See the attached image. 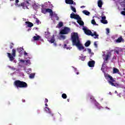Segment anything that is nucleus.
I'll return each mask as SVG.
<instances>
[{
  "label": "nucleus",
  "instance_id": "c756f323",
  "mask_svg": "<svg viewBox=\"0 0 125 125\" xmlns=\"http://www.w3.org/2000/svg\"><path fill=\"white\" fill-rule=\"evenodd\" d=\"M35 75H36L35 73H31L29 75V78L30 79H34V78H35Z\"/></svg>",
  "mask_w": 125,
  "mask_h": 125
},
{
  "label": "nucleus",
  "instance_id": "a18cd8bd",
  "mask_svg": "<svg viewBox=\"0 0 125 125\" xmlns=\"http://www.w3.org/2000/svg\"><path fill=\"white\" fill-rule=\"evenodd\" d=\"M20 62H21V63H24L25 62V61H24V60H21Z\"/></svg>",
  "mask_w": 125,
  "mask_h": 125
},
{
  "label": "nucleus",
  "instance_id": "4d7b16f0",
  "mask_svg": "<svg viewBox=\"0 0 125 125\" xmlns=\"http://www.w3.org/2000/svg\"><path fill=\"white\" fill-rule=\"evenodd\" d=\"M15 0H10V1H14Z\"/></svg>",
  "mask_w": 125,
  "mask_h": 125
},
{
  "label": "nucleus",
  "instance_id": "6e6552de",
  "mask_svg": "<svg viewBox=\"0 0 125 125\" xmlns=\"http://www.w3.org/2000/svg\"><path fill=\"white\" fill-rule=\"evenodd\" d=\"M70 33V28L69 27H64L63 29L60 31V34L61 35H67Z\"/></svg>",
  "mask_w": 125,
  "mask_h": 125
},
{
  "label": "nucleus",
  "instance_id": "2eb2a0df",
  "mask_svg": "<svg viewBox=\"0 0 125 125\" xmlns=\"http://www.w3.org/2000/svg\"><path fill=\"white\" fill-rule=\"evenodd\" d=\"M115 42L117 43L122 42H124V39L123 38V37L120 36L117 39V40H115Z\"/></svg>",
  "mask_w": 125,
  "mask_h": 125
},
{
  "label": "nucleus",
  "instance_id": "ea45409f",
  "mask_svg": "<svg viewBox=\"0 0 125 125\" xmlns=\"http://www.w3.org/2000/svg\"><path fill=\"white\" fill-rule=\"evenodd\" d=\"M121 14L122 15H124V16H125V11H122V12H121Z\"/></svg>",
  "mask_w": 125,
  "mask_h": 125
},
{
  "label": "nucleus",
  "instance_id": "e433bc0d",
  "mask_svg": "<svg viewBox=\"0 0 125 125\" xmlns=\"http://www.w3.org/2000/svg\"><path fill=\"white\" fill-rule=\"evenodd\" d=\"M18 2H19V0H16L15 1V5H18Z\"/></svg>",
  "mask_w": 125,
  "mask_h": 125
},
{
  "label": "nucleus",
  "instance_id": "b1692460",
  "mask_svg": "<svg viewBox=\"0 0 125 125\" xmlns=\"http://www.w3.org/2000/svg\"><path fill=\"white\" fill-rule=\"evenodd\" d=\"M63 48H66L67 50H71L72 49V47H71V46H69V47L67 46V44H64L63 45Z\"/></svg>",
  "mask_w": 125,
  "mask_h": 125
},
{
  "label": "nucleus",
  "instance_id": "7c9ffc66",
  "mask_svg": "<svg viewBox=\"0 0 125 125\" xmlns=\"http://www.w3.org/2000/svg\"><path fill=\"white\" fill-rule=\"evenodd\" d=\"M62 97L63 99H66V98H67V95L65 93H63L62 95Z\"/></svg>",
  "mask_w": 125,
  "mask_h": 125
},
{
  "label": "nucleus",
  "instance_id": "f8f14e48",
  "mask_svg": "<svg viewBox=\"0 0 125 125\" xmlns=\"http://www.w3.org/2000/svg\"><path fill=\"white\" fill-rule=\"evenodd\" d=\"M79 17L80 16L79 15H76L74 13L70 14V18H71V19H76V20H77L79 19Z\"/></svg>",
  "mask_w": 125,
  "mask_h": 125
},
{
  "label": "nucleus",
  "instance_id": "4c0bfd02",
  "mask_svg": "<svg viewBox=\"0 0 125 125\" xmlns=\"http://www.w3.org/2000/svg\"><path fill=\"white\" fill-rule=\"evenodd\" d=\"M26 61V62L27 63V64H31V61L29 60H28L27 61Z\"/></svg>",
  "mask_w": 125,
  "mask_h": 125
},
{
  "label": "nucleus",
  "instance_id": "ddd939ff",
  "mask_svg": "<svg viewBox=\"0 0 125 125\" xmlns=\"http://www.w3.org/2000/svg\"><path fill=\"white\" fill-rule=\"evenodd\" d=\"M94 65H95V61H90L88 62V65L90 68L94 67Z\"/></svg>",
  "mask_w": 125,
  "mask_h": 125
},
{
  "label": "nucleus",
  "instance_id": "39448f33",
  "mask_svg": "<svg viewBox=\"0 0 125 125\" xmlns=\"http://www.w3.org/2000/svg\"><path fill=\"white\" fill-rule=\"evenodd\" d=\"M8 57L9 58L10 61H13L14 58L16 55V50L14 49H12V55L10 53H7ZM13 55V56H12Z\"/></svg>",
  "mask_w": 125,
  "mask_h": 125
},
{
  "label": "nucleus",
  "instance_id": "603ef678",
  "mask_svg": "<svg viewBox=\"0 0 125 125\" xmlns=\"http://www.w3.org/2000/svg\"><path fill=\"white\" fill-rule=\"evenodd\" d=\"M72 4H73V5H76V2H74V1H73V3H72Z\"/></svg>",
  "mask_w": 125,
  "mask_h": 125
},
{
  "label": "nucleus",
  "instance_id": "13d9d810",
  "mask_svg": "<svg viewBox=\"0 0 125 125\" xmlns=\"http://www.w3.org/2000/svg\"><path fill=\"white\" fill-rule=\"evenodd\" d=\"M12 69L13 70H15V68H12Z\"/></svg>",
  "mask_w": 125,
  "mask_h": 125
},
{
  "label": "nucleus",
  "instance_id": "de8ad7c7",
  "mask_svg": "<svg viewBox=\"0 0 125 125\" xmlns=\"http://www.w3.org/2000/svg\"><path fill=\"white\" fill-rule=\"evenodd\" d=\"M24 55H28V53L26 52V51H24Z\"/></svg>",
  "mask_w": 125,
  "mask_h": 125
},
{
  "label": "nucleus",
  "instance_id": "72a5a7b5",
  "mask_svg": "<svg viewBox=\"0 0 125 125\" xmlns=\"http://www.w3.org/2000/svg\"><path fill=\"white\" fill-rule=\"evenodd\" d=\"M14 45V44H13V43H11L10 45V48L11 49H12V48H13V46Z\"/></svg>",
  "mask_w": 125,
  "mask_h": 125
},
{
  "label": "nucleus",
  "instance_id": "f704fd0d",
  "mask_svg": "<svg viewBox=\"0 0 125 125\" xmlns=\"http://www.w3.org/2000/svg\"><path fill=\"white\" fill-rule=\"evenodd\" d=\"M22 49H23L22 48H18L17 49V50H18V52L20 53V52H21V51H22Z\"/></svg>",
  "mask_w": 125,
  "mask_h": 125
},
{
  "label": "nucleus",
  "instance_id": "8fccbe9b",
  "mask_svg": "<svg viewBox=\"0 0 125 125\" xmlns=\"http://www.w3.org/2000/svg\"><path fill=\"white\" fill-rule=\"evenodd\" d=\"M84 7H85V6H81V8H84Z\"/></svg>",
  "mask_w": 125,
  "mask_h": 125
},
{
  "label": "nucleus",
  "instance_id": "9b49d317",
  "mask_svg": "<svg viewBox=\"0 0 125 125\" xmlns=\"http://www.w3.org/2000/svg\"><path fill=\"white\" fill-rule=\"evenodd\" d=\"M30 5V3H29V0H26L24 2L21 3V5H20V6H22L23 8L25 9V7H26L28 8V6Z\"/></svg>",
  "mask_w": 125,
  "mask_h": 125
},
{
  "label": "nucleus",
  "instance_id": "aec40b11",
  "mask_svg": "<svg viewBox=\"0 0 125 125\" xmlns=\"http://www.w3.org/2000/svg\"><path fill=\"white\" fill-rule=\"evenodd\" d=\"M65 3H66V4H73V3H74V0H65Z\"/></svg>",
  "mask_w": 125,
  "mask_h": 125
},
{
  "label": "nucleus",
  "instance_id": "cd10ccee",
  "mask_svg": "<svg viewBox=\"0 0 125 125\" xmlns=\"http://www.w3.org/2000/svg\"><path fill=\"white\" fill-rule=\"evenodd\" d=\"M101 22L103 23V24H108V21L106 20H101Z\"/></svg>",
  "mask_w": 125,
  "mask_h": 125
},
{
  "label": "nucleus",
  "instance_id": "09e8293b",
  "mask_svg": "<svg viewBox=\"0 0 125 125\" xmlns=\"http://www.w3.org/2000/svg\"><path fill=\"white\" fill-rule=\"evenodd\" d=\"M115 53H117V54H119V51L116 50L115 51Z\"/></svg>",
  "mask_w": 125,
  "mask_h": 125
},
{
  "label": "nucleus",
  "instance_id": "bb28decb",
  "mask_svg": "<svg viewBox=\"0 0 125 125\" xmlns=\"http://www.w3.org/2000/svg\"><path fill=\"white\" fill-rule=\"evenodd\" d=\"M40 38H41V37L38 35L37 36H34L33 39L34 41H39V40H40Z\"/></svg>",
  "mask_w": 125,
  "mask_h": 125
},
{
  "label": "nucleus",
  "instance_id": "c03bdc74",
  "mask_svg": "<svg viewBox=\"0 0 125 125\" xmlns=\"http://www.w3.org/2000/svg\"><path fill=\"white\" fill-rule=\"evenodd\" d=\"M44 102L45 103H47V102H48V100L47 99H45Z\"/></svg>",
  "mask_w": 125,
  "mask_h": 125
},
{
  "label": "nucleus",
  "instance_id": "dca6fc26",
  "mask_svg": "<svg viewBox=\"0 0 125 125\" xmlns=\"http://www.w3.org/2000/svg\"><path fill=\"white\" fill-rule=\"evenodd\" d=\"M25 24H26L27 25V27H29V28H31L34 26V24L30 21H26Z\"/></svg>",
  "mask_w": 125,
  "mask_h": 125
},
{
  "label": "nucleus",
  "instance_id": "c9c22d12",
  "mask_svg": "<svg viewBox=\"0 0 125 125\" xmlns=\"http://www.w3.org/2000/svg\"><path fill=\"white\" fill-rule=\"evenodd\" d=\"M33 7L34 8H37V7H38V5H37V4H36V3H35L33 5Z\"/></svg>",
  "mask_w": 125,
  "mask_h": 125
},
{
  "label": "nucleus",
  "instance_id": "a211bd4d",
  "mask_svg": "<svg viewBox=\"0 0 125 125\" xmlns=\"http://www.w3.org/2000/svg\"><path fill=\"white\" fill-rule=\"evenodd\" d=\"M45 37L46 39H50L51 38L50 33L49 32H45Z\"/></svg>",
  "mask_w": 125,
  "mask_h": 125
},
{
  "label": "nucleus",
  "instance_id": "c85d7f7f",
  "mask_svg": "<svg viewBox=\"0 0 125 125\" xmlns=\"http://www.w3.org/2000/svg\"><path fill=\"white\" fill-rule=\"evenodd\" d=\"M71 9L72 11H73V12H75L76 13V12H77V10H76V8L74 7L73 6H71Z\"/></svg>",
  "mask_w": 125,
  "mask_h": 125
},
{
  "label": "nucleus",
  "instance_id": "3c124183",
  "mask_svg": "<svg viewBox=\"0 0 125 125\" xmlns=\"http://www.w3.org/2000/svg\"><path fill=\"white\" fill-rule=\"evenodd\" d=\"M74 70H75V72H77V68H75V67H73Z\"/></svg>",
  "mask_w": 125,
  "mask_h": 125
},
{
  "label": "nucleus",
  "instance_id": "49530a36",
  "mask_svg": "<svg viewBox=\"0 0 125 125\" xmlns=\"http://www.w3.org/2000/svg\"><path fill=\"white\" fill-rule=\"evenodd\" d=\"M106 32L107 33H110V30L109 29V28H106Z\"/></svg>",
  "mask_w": 125,
  "mask_h": 125
},
{
  "label": "nucleus",
  "instance_id": "bf43d9fd",
  "mask_svg": "<svg viewBox=\"0 0 125 125\" xmlns=\"http://www.w3.org/2000/svg\"><path fill=\"white\" fill-rule=\"evenodd\" d=\"M124 10L125 12V8H124Z\"/></svg>",
  "mask_w": 125,
  "mask_h": 125
},
{
  "label": "nucleus",
  "instance_id": "0eeeda50",
  "mask_svg": "<svg viewBox=\"0 0 125 125\" xmlns=\"http://www.w3.org/2000/svg\"><path fill=\"white\" fill-rule=\"evenodd\" d=\"M110 56L109 54L105 55L104 56V58H103L104 59V62H103L102 65V69L108 63V60H109V59L110 58Z\"/></svg>",
  "mask_w": 125,
  "mask_h": 125
},
{
  "label": "nucleus",
  "instance_id": "4468645a",
  "mask_svg": "<svg viewBox=\"0 0 125 125\" xmlns=\"http://www.w3.org/2000/svg\"><path fill=\"white\" fill-rule=\"evenodd\" d=\"M77 22L78 23V24H79V25H80V26H83V25H84V22H83V21L82 20L81 17L77 19Z\"/></svg>",
  "mask_w": 125,
  "mask_h": 125
},
{
  "label": "nucleus",
  "instance_id": "79ce46f5",
  "mask_svg": "<svg viewBox=\"0 0 125 125\" xmlns=\"http://www.w3.org/2000/svg\"><path fill=\"white\" fill-rule=\"evenodd\" d=\"M88 52L91 53V49H87Z\"/></svg>",
  "mask_w": 125,
  "mask_h": 125
},
{
  "label": "nucleus",
  "instance_id": "2f4dec72",
  "mask_svg": "<svg viewBox=\"0 0 125 125\" xmlns=\"http://www.w3.org/2000/svg\"><path fill=\"white\" fill-rule=\"evenodd\" d=\"M91 24L93 25H96V22L95 21V20L93 19L91 21Z\"/></svg>",
  "mask_w": 125,
  "mask_h": 125
},
{
  "label": "nucleus",
  "instance_id": "20e7f679",
  "mask_svg": "<svg viewBox=\"0 0 125 125\" xmlns=\"http://www.w3.org/2000/svg\"><path fill=\"white\" fill-rule=\"evenodd\" d=\"M41 6V12L42 13H43V14H46L47 12H48L49 13V12L47 11V9H51L46 8L47 7H48V4L47 3H44V4H42Z\"/></svg>",
  "mask_w": 125,
  "mask_h": 125
},
{
  "label": "nucleus",
  "instance_id": "6e6d98bb",
  "mask_svg": "<svg viewBox=\"0 0 125 125\" xmlns=\"http://www.w3.org/2000/svg\"><path fill=\"white\" fill-rule=\"evenodd\" d=\"M82 60L83 61H84V58H82Z\"/></svg>",
  "mask_w": 125,
  "mask_h": 125
},
{
  "label": "nucleus",
  "instance_id": "412c9836",
  "mask_svg": "<svg viewBox=\"0 0 125 125\" xmlns=\"http://www.w3.org/2000/svg\"><path fill=\"white\" fill-rule=\"evenodd\" d=\"M83 14H85V15H87V16H89V15H90V12L86 10L83 11Z\"/></svg>",
  "mask_w": 125,
  "mask_h": 125
},
{
  "label": "nucleus",
  "instance_id": "864d4df0",
  "mask_svg": "<svg viewBox=\"0 0 125 125\" xmlns=\"http://www.w3.org/2000/svg\"><path fill=\"white\" fill-rule=\"evenodd\" d=\"M76 75H79L80 73L79 72H77L76 73Z\"/></svg>",
  "mask_w": 125,
  "mask_h": 125
},
{
  "label": "nucleus",
  "instance_id": "f03ea898",
  "mask_svg": "<svg viewBox=\"0 0 125 125\" xmlns=\"http://www.w3.org/2000/svg\"><path fill=\"white\" fill-rule=\"evenodd\" d=\"M14 85L17 88H26L28 87V84L24 81L16 80L14 82Z\"/></svg>",
  "mask_w": 125,
  "mask_h": 125
},
{
  "label": "nucleus",
  "instance_id": "f3484780",
  "mask_svg": "<svg viewBox=\"0 0 125 125\" xmlns=\"http://www.w3.org/2000/svg\"><path fill=\"white\" fill-rule=\"evenodd\" d=\"M102 5H103V2H102V0H99L98 1V6L101 8L102 7Z\"/></svg>",
  "mask_w": 125,
  "mask_h": 125
},
{
  "label": "nucleus",
  "instance_id": "f257e3e1",
  "mask_svg": "<svg viewBox=\"0 0 125 125\" xmlns=\"http://www.w3.org/2000/svg\"><path fill=\"white\" fill-rule=\"evenodd\" d=\"M71 41L73 45H76L79 50L84 49V47L81 43L80 37L78 33L73 32L71 33Z\"/></svg>",
  "mask_w": 125,
  "mask_h": 125
},
{
  "label": "nucleus",
  "instance_id": "052dcab7",
  "mask_svg": "<svg viewBox=\"0 0 125 125\" xmlns=\"http://www.w3.org/2000/svg\"><path fill=\"white\" fill-rule=\"evenodd\" d=\"M74 24H76V22H74Z\"/></svg>",
  "mask_w": 125,
  "mask_h": 125
},
{
  "label": "nucleus",
  "instance_id": "1a4fd4ad",
  "mask_svg": "<svg viewBox=\"0 0 125 125\" xmlns=\"http://www.w3.org/2000/svg\"><path fill=\"white\" fill-rule=\"evenodd\" d=\"M83 30L85 34L87 36H91L92 35V32H91V31L85 28L84 26H83Z\"/></svg>",
  "mask_w": 125,
  "mask_h": 125
},
{
  "label": "nucleus",
  "instance_id": "4be33fe9",
  "mask_svg": "<svg viewBox=\"0 0 125 125\" xmlns=\"http://www.w3.org/2000/svg\"><path fill=\"white\" fill-rule=\"evenodd\" d=\"M62 27H63V22H62V21H60L59 22V23L57 25L56 28H58L59 29Z\"/></svg>",
  "mask_w": 125,
  "mask_h": 125
},
{
  "label": "nucleus",
  "instance_id": "37998d69",
  "mask_svg": "<svg viewBox=\"0 0 125 125\" xmlns=\"http://www.w3.org/2000/svg\"><path fill=\"white\" fill-rule=\"evenodd\" d=\"M94 45L95 46V47H97V43H96V42H94Z\"/></svg>",
  "mask_w": 125,
  "mask_h": 125
},
{
  "label": "nucleus",
  "instance_id": "9d476101",
  "mask_svg": "<svg viewBox=\"0 0 125 125\" xmlns=\"http://www.w3.org/2000/svg\"><path fill=\"white\" fill-rule=\"evenodd\" d=\"M45 106H46V107H45L44 108L45 112H46V113H48V114H50L51 117H53V113H51L50 108L47 107V106L48 105H47V104L46 103H45Z\"/></svg>",
  "mask_w": 125,
  "mask_h": 125
},
{
  "label": "nucleus",
  "instance_id": "a878e982",
  "mask_svg": "<svg viewBox=\"0 0 125 125\" xmlns=\"http://www.w3.org/2000/svg\"><path fill=\"white\" fill-rule=\"evenodd\" d=\"M120 71L117 68H113V74H117L119 73Z\"/></svg>",
  "mask_w": 125,
  "mask_h": 125
},
{
  "label": "nucleus",
  "instance_id": "7ed1b4c3",
  "mask_svg": "<svg viewBox=\"0 0 125 125\" xmlns=\"http://www.w3.org/2000/svg\"><path fill=\"white\" fill-rule=\"evenodd\" d=\"M105 78H109L110 80H108V83L112 85V86H116V84L114 83H116V80L113 78V77L111 76L109 74H106L105 75Z\"/></svg>",
  "mask_w": 125,
  "mask_h": 125
},
{
  "label": "nucleus",
  "instance_id": "423d86ee",
  "mask_svg": "<svg viewBox=\"0 0 125 125\" xmlns=\"http://www.w3.org/2000/svg\"><path fill=\"white\" fill-rule=\"evenodd\" d=\"M47 11L49 12L51 18H52V17L54 16V17H55V18H56V20H59V17L57 15V14L53 13V11H52V9H47Z\"/></svg>",
  "mask_w": 125,
  "mask_h": 125
},
{
  "label": "nucleus",
  "instance_id": "6ab92c4d",
  "mask_svg": "<svg viewBox=\"0 0 125 125\" xmlns=\"http://www.w3.org/2000/svg\"><path fill=\"white\" fill-rule=\"evenodd\" d=\"M94 39H98V37H99V35L97 34L96 31L94 32V33H92L91 37H94Z\"/></svg>",
  "mask_w": 125,
  "mask_h": 125
},
{
  "label": "nucleus",
  "instance_id": "a19ab883",
  "mask_svg": "<svg viewBox=\"0 0 125 125\" xmlns=\"http://www.w3.org/2000/svg\"><path fill=\"white\" fill-rule=\"evenodd\" d=\"M102 19L101 20H106V17L105 16H104L102 17Z\"/></svg>",
  "mask_w": 125,
  "mask_h": 125
},
{
  "label": "nucleus",
  "instance_id": "58836bf2",
  "mask_svg": "<svg viewBox=\"0 0 125 125\" xmlns=\"http://www.w3.org/2000/svg\"><path fill=\"white\" fill-rule=\"evenodd\" d=\"M36 22L37 23V24H39V23H40V20L38 19V18H36Z\"/></svg>",
  "mask_w": 125,
  "mask_h": 125
},
{
  "label": "nucleus",
  "instance_id": "5701e85b",
  "mask_svg": "<svg viewBox=\"0 0 125 125\" xmlns=\"http://www.w3.org/2000/svg\"><path fill=\"white\" fill-rule=\"evenodd\" d=\"M48 41L49 42H51V43H54V42H55V39H54V35H53L51 40H48Z\"/></svg>",
  "mask_w": 125,
  "mask_h": 125
},
{
  "label": "nucleus",
  "instance_id": "5fc2aeb1",
  "mask_svg": "<svg viewBox=\"0 0 125 125\" xmlns=\"http://www.w3.org/2000/svg\"><path fill=\"white\" fill-rule=\"evenodd\" d=\"M67 100L68 102H70V99H67Z\"/></svg>",
  "mask_w": 125,
  "mask_h": 125
},
{
  "label": "nucleus",
  "instance_id": "393cba45",
  "mask_svg": "<svg viewBox=\"0 0 125 125\" xmlns=\"http://www.w3.org/2000/svg\"><path fill=\"white\" fill-rule=\"evenodd\" d=\"M90 43H91V42H90V41H88L87 42H86L85 43L84 45H85V46H86V47H88V46H89V45H90Z\"/></svg>",
  "mask_w": 125,
  "mask_h": 125
},
{
  "label": "nucleus",
  "instance_id": "473e14b6",
  "mask_svg": "<svg viewBox=\"0 0 125 125\" xmlns=\"http://www.w3.org/2000/svg\"><path fill=\"white\" fill-rule=\"evenodd\" d=\"M60 39H62V40H65L66 39V36L65 35H61L60 36Z\"/></svg>",
  "mask_w": 125,
  "mask_h": 125
}]
</instances>
